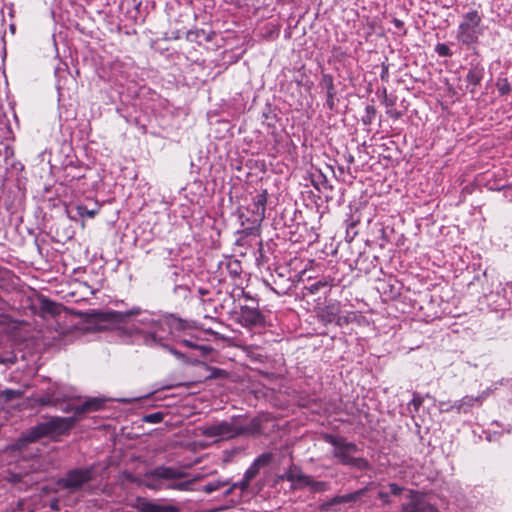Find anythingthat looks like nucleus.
<instances>
[{"label":"nucleus","instance_id":"obj_10","mask_svg":"<svg viewBox=\"0 0 512 512\" xmlns=\"http://www.w3.org/2000/svg\"><path fill=\"white\" fill-rule=\"evenodd\" d=\"M273 457L271 452H266L262 453L253 461L250 467L245 471L242 480L238 481L241 493L248 490L251 481L258 475L260 468L268 466L272 462Z\"/></svg>","mask_w":512,"mask_h":512},{"label":"nucleus","instance_id":"obj_29","mask_svg":"<svg viewBox=\"0 0 512 512\" xmlns=\"http://www.w3.org/2000/svg\"><path fill=\"white\" fill-rule=\"evenodd\" d=\"M26 474L20 473V472H13L8 470L7 474L5 476L6 481H8L11 484H18L21 483L23 480V477Z\"/></svg>","mask_w":512,"mask_h":512},{"label":"nucleus","instance_id":"obj_15","mask_svg":"<svg viewBox=\"0 0 512 512\" xmlns=\"http://www.w3.org/2000/svg\"><path fill=\"white\" fill-rule=\"evenodd\" d=\"M105 400L101 398H89L84 403L75 406L74 408V415L73 417H76V422L80 420L83 415L95 412L104 407Z\"/></svg>","mask_w":512,"mask_h":512},{"label":"nucleus","instance_id":"obj_31","mask_svg":"<svg viewBox=\"0 0 512 512\" xmlns=\"http://www.w3.org/2000/svg\"><path fill=\"white\" fill-rule=\"evenodd\" d=\"M313 477L310 475H306L302 473L300 477L296 480L294 484H297V486H292L293 488H302V487H310L311 481Z\"/></svg>","mask_w":512,"mask_h":512},{"label":"nucleus","instance_id":"obj_6","mask_svg":"<svg viewBox=\"0 0 512 512\" xmlns=\"http://www.w3.org/2000/svg\"><path fill=\"white\" fill-rule=\"evenodd\" d=\"M95 465L88 467L74 468L67 471L65 477L60 478L57 484L70 491H78L95 478Z\"/></svg>","mask_w":512,"mask_h":512},{"label":"nucleus","instance_id":"obj_40","mask_svg":"<svg viewBox=\"0 0 512 512\" xmlns=\"http://www.w3.org/2000/svg\"><path fill=\"white\" fill-rule=\"evenodd\" d=\"M498 88H499V91H500L501 94H506L509 91V89H510L509 84H508L507 81H504V83L501 84V85L499 84Z\"/></svg>","mask_w":512,"mask_h":512},{"label":"nucleus","instance_id":"obj_38","mask_svg":"<svg viewBox=\"0 0 512 512\" xmlns=\"http://www.w3.org/2000/svg\"><path fill=\"white\" fill-rule=\"evenodd\" d=\"M181 272L182 269H179L176 266H171V277L173 278L174 281H177V277L180 275Z\"/></svg>","mask_w":512,"mask_h":512},{"label":"nucleus","instance_id":"obj_33","mask_svg":"<svg viewBox=\"0 0 512 512\" xmlns=\"http://www.w3.org/2000/svg\"><path fill=\"white\" fill-rule=\"evenodd\" d=\"M424 402V397L417 393V392H414L413 393V398L411 399V401L409 402V406H413L414 410L415 411H418L419 408L421 407V405L423 404Z\"/></svg>","mask_w":512,"mask_h":512},{"label":"nucleus","instance_id":"obj_11","mask_svg":"<svg viewBox=\"0 0 512 512\" xmlns=\"http://www.w3.org/2000/svg\"><path fill=\"white\" fill-rule=\"evenodd\" d=\"M267 202L268 192L266 189L257 191L252 197V202L247 207V210L252 214L250 219L252 223H260L264 220Z\"/></svg>","mask_w":512,"mask_h":512},{"label":"nucleus","instance_id":"obj_9","mask_svg":"<svg viewBox=\"0 0 512 512\" xmlns=\"http://www.w3.org/2000/svg\"><path fill=\"white\" fill-rule=\"evenodd\" d=\"M237 321L243 327L256 328L261 327L265 323V316L259 310L258 303L256 305H241Z\"/></svg>","mask_w":512,"mask_h":512},{"label":"nucleus","instance_id":"obj_39","mask_svg":"<svg viewBox=\"0 0 512 512\" xmlns=\"http://www.w3.org/2000/svg\"><path fill=\"white\" fill-rule=\"evenodd\" d=\"M57 408H60L63 412H66V413H69V412H73L74 413L75 406H71L70 404H65L63 406V402L61 401L60 406H58Z\"/></svg>","mask_w":512,"mask_h":512},{"label":"nucleus","instance_id":"obj_41","mask_svg":"<svg viewBox=\"0 0 512 512\" xmlns=\"http://www.w3.org/2000/svg\"><path fill=\"white\" fill-rule=\"evenodd\" d=\"M181 343L189 348H198V346L194 344L191 340L183 339Z\"/></svg>","mask_w":512,"mask_h":512},{"label":"nucleus","instance_id":"obj_7","mask_svg":"<svg viewBox=\"0 0 512 512\" xmlns=\"http://www.w3.org/2000/svg\"><path fill=\"white\" fill-rule=\"evenodd\" d=\"M401 512H440L438 507L431 503L428 495L419 490H408L403 495L400 505Z\"/></svg>","mask_w":512,"mask_h":512},{"label":"nucleus","instance_id":"obj_25","mask_svg":"<svg viewBox=\"0 0 512 512\" xmlns=\"http://www.w3.org/2000/svg\"><path fill=\"white\" fill-rule=\"evenodd\" d=\"M309 488L313 493H324L330 490V484L329 482L317 481L313 478Z\"/></svg>","mask_w":512,"mask_h":512},{"label":"nucleus","instance_id":"obj_44","mask_svg":"<svg viewBox=\"0 0 512 512\" xmlns=\"http://www.w3.org/2000/svg\"><path fill=\"white\" fill-rule=\"evenodd\" d=\"M168 350L177 357H182V354L174 348L169 347Z\"/></svg>","mask_w":512,"mask_h":512},{"label":"nucleus","instance_id":"obj_48","mask_svg":"<svg viewBox=\"0 0 512 512\" xmlns=\"http://www.w3.org/2000/svg\"><path fill=\"white\" fill-rule=\"evenodd\" d=\"M53 169H54V166H53V165H50V170H51V172H53Z\"/></svg>","mask_w":512,"mask_h":512},{"label":"nucleus","instance_id":"obj_4","mask_svg":"<svg viewBox=\"0 0 512 512\" xmlns=\"http://www.w3.org/2000/svg\"><path fill=\"white\" fill-rule=\"evenodd\" d=\"M323 439L326 443L333 446L332 455L340 464L359 471L370 469V463L366 458L354 456L359 451L355 443L348 442L344 437L333 434H325Z\"/></svg>","mask_w":512,"mask_h":512},{"label":"nucleus","instance_id":"obj_27","mask_svg":"<svg viewBox=\"0 0 512 512\" xmlns=\"http://www.w3.org/2000/svg\"><path fill=\"white\" fill-rule=\"evenodd\" d=\"M358 222L359 218H355L354 215H352L350 222L347 224L346 233L347 237H350L351 240L358 234V231L355 229Z\"/></svg>","mask_w":512,"mask_h":512},{"label":"nucleus","instance_id":"obj_21","mask_svg":"<svg viewBox=\"0 0 512 512\" xmlns=\"http://www.w3.org/2000/svg\"><path fill=\"white\" fill-rule=\"evenodd\" d=\"M35 402L41 406L58 407L61 404V398L56 396L54 392H48L45 395L35 398Z\"/></svg>","mask_w":512,"mask_h":512},{"label":"nucleus","instance_id":"obj_43","mask_svg":"<svg viewBox=\"0 0 512 512\" xmlns=\"http://www.w3.org/2000/svg\"><path fill=\"white\" fill-rule=\"evenodd\" d=\"M366 112H367V115L370 117V115H374L375 114V108L374 106L372 105H368L366 107Z\"/></svg>","mask_w":512,"mask_h":512},{"label":"nucleus","instance_id":"obj_24","mask_svg":"<svg viewBox=\"0 0 512 512\" xmlns=\"http://www.w3.org/2000/svg\"><path fill=\"white\" fill-rule=\"evenodd\" d=\"M99 209H100V207L97 202H95L93 204V207L90 209L85 205H77V207H76L77 214L80 217H88V218L95 217V215L98 214Z\"/></svg>","mask_w":512,"mask_h":512},{"label":"nucleus","instance_id":"obj_14","mask_svg":"<svg viewBox=\"0 0 512 512\" xmlns=\"http://www.w3.org/2000/svg\"><path fill=\"white\" fill-rule=\"evenodd\" d=\"M319 316L321 321L325 324L336 323L341 326L343 323H347V319L340 316L339 303L326 305L320 312Z\"/></svg>","mask_w":512,"mask_h":512},{"label":"nucleus","instance_id":"obj_1","mask_svg":"<svg viewBox=\"0 0 512 512\" xmlns=\"http://www.w3.org/2000/svg\"><path fill=\"white\" fill-rule=\"evenodd\" d=\"M84 323L89 330H120L130 337L142 339L147 346H165L163 341L170 332V319L142 312L134 307L128 311H96L83 314Z\"/></svg>","mask_w":512,"mask_h":512},{"label":"nucleus","instance_id":"obj_47","mask_svg":"<svg viewBox=\"0 0 512 512\" xmlns=\"http://www.w3.org/2000/svg\"><path fill=\"white\" fill-rule=\"evenodd\" d=\"M199 293H200L201 295H205V294L207 293V291H206V290H204V289H201V288H200V289H199Z\"/></svg>","mask_w":512,"mask_h":512},{"label":"nucleus","instance_id":"obj_28","mask_svg":"<svg viewBox=\"0 0 512 512\" xmlns=\"http://www.w3.org/2000/svg\"><path fill=\"white\" fill-rule=\"evenodd\" d=\"M388 487L390 489V494L394 496H401V502L403 501V495L406 494V491L410 490L409 488L402 487L397 483H389Z\"/></svg>","mask_w":512,"mask_h":512},{"label":"nucleus","instance_id":"obj_34","mask_svg":"<svg viewBox=\"0 0 512 512\" xmlns=\"http://www.w3.org/2000/svg\"><path fill=\"white\" fill-rule=\"evenodd\" d=\"M435 51L437 52V54L439 56H443V57L451 56L450 48L446 44H443V43L437 44L435 47Z\"/></svg>","mask_w":512,"mask_h":512},{"label":"nucleus","instance_id":"obj_8","mask_svg":"<svg viewBox=\"0 0 512 512\" xmlns=\"http://www.w3.org/2000/svg\"><path fill=\"white\" fill-rule=\"evenodd\" d=\"M241 417H233L230 422L221 421L203 428L202 434L209 438H220L222 440L232 439L238 436V421Z\"/></svg>","mask_w":512,"mask_h":512},{"label":"nucleus","instance_id":"obj_12","mask_svg":"<svg viewBox=\"0 0 512 512\" xmlns=\"http://www.w3.org/2000/svg\"><path fill=\"white\" fill-rule=\"evenodd\" d=\"M133 507L138 512H180V508L172 504H160L146 497L135 498Z\"/></svg>","mask_w":512,"mask_h":512},{"label":"nucleus","instance_id":"obj_42","mask_svg":"<svg viewBox=\"0 0 512 512\" xmlns=\"http://www.w3.org/2000/svg\"><path fill=\"white\" fill-rule=\"evenodd\" d=\"M242 293H243V296H244V298H245L246 300H250V301L252 302V303H251V305H256V303H258L256 299H254L253 297H251V296H250L248 293H246L245 291H242Z\"/></svg>","mask_w":512,"mask_h":512},{"label":"nucleus","instance_id":"obj_5","mask_svg":"<svg viewBox=\"0 0 512 512\" xmlns=\"http://www.w3.org/2000/svg\"><path fill=\"white\" fill-rule=\"evenodd\" d=\"M482 17L476 10L467 12L458 26L457 39L464 45H472L478 41L482 34L480 27Z\"/></svg>","mask_w":512,"mask_h":512},{"label":"nucleus","instance_id":"obj_26","mask_svg":"<svg viewBox=\"0 0 512 512\" xmlns=\"http://www.w3.org/2000/svg\"><path fill=\"white\" fill-rule=\"evenodd\" d=\"M22 395V391L14 389H5L0 392V398L3 399L5 402H10L12 400L19 399L22 397Z\"/></svg>","mask_w":512,"mask_h":512},{"label":"nucleus","instance_id":"obj_45","mask_svg":"<svg viewBox=\"0 0 512 512\" xmlns=\"http://www.w3.org/2000/svg\"><path fill=\"white\" fill-rule=\"evenodd\" d=\"M177 289H184V290H187L188 288H187V286H184V285H176V286H175V290H177Z\"/></svg>","mask_w":512,"mask_h":512},{"label":"nucleus","instance_id":"obj_2","mask_svg":"<svg viewBox=\"0 0 512 512\" xmlns=\"http://www.w3.org/2000/svg\"><path fill=\"white\" fill-rule=\"evenodd\" d=\"M120 476L129 483L154 492L166 490L193 491V485L196 481L195 478L186 479L188 474L183 470L166 465L155 466L141 475H135L128 470H124Z\"/></svg>","mask_w":512,"mask_h":512},{"label":"nucleus","instance_id":"obj_3","mask_svg":"<svg viewBox=\"0 0 512 512\" xmlns=\"http://www.w3.org/2000/svg\"><path fill=\"white\" fill-rule=\"evenodd\" d=\"M76 424V417H50L27 430L19 439V443H34L45 437H56L67 434Z\"/></svg>","mask_w":512,"mask_h":512},{"label":"nucleus","instance_id":"obj_19","mask_svg":"<svg viewBox=\"0 0 512 512\" xmlns=\"http://www.w3.org/2000/svg\"><path fill=\"white\" fill-rule=\"evenodd\" d=\"M483 74H484L483 68H479V67H472L468 71V73L466 75V80L469 84H471L473 86L471 92H474V89L481 83Z\"/></svg>","mask_w":512,"mask_h":512},{"label":"nucleus","instance_id":"obj_20","mask_svg":"<svg viewBox=\"0 0 512 512\" xmlns=\"http://www.w3.org/2000/svg\"><path fill=\"white\" fill-rule=\"evenodd\" d=\"M40 310L52 316L60 314L61 306L46 297L40 298Z\"/></svg>","mask_w":512,"mask_h":512},{"label":"nucleus","instance_id":"obj_30","mask_svg":"<svg viewBox=\"0 0 512 512\" xmlns=\"http://www.w3.org/2000/svg\"><path fill=\"white\" fill-rule=\"evenodd\" d=\"M164 414L162 412H155L147 414L143 417V421L146 423L157 424L163 421Z\"/></svg>","mask_w":512,"mask_h":512},{"label":"nucleus","instance_id":"obj_13","mask_svg":"<svg viewBox=\"0 0 512 512\" xmlns=\"http://www.w3.org/2000/svg\"><path fill=\"white\" fill-rule=\"evenodd\" d=\"M367 490L368 488L365 487L352 493L336 495L331 499L320 504L319 509L322 512H329L332 511V507L335 505L356 502L361 498V496H363L366 493Z\"/></svg>","mask_w":512,"mask_h":512},{"label":"nucleus","instance_id":"obj_36","mask_svg":"<svg viewBox=\"0 0 512 512\" xmlns=\"http://www.w3.org/2000/svg\"><path fill=\"white\" fill-rule=\"evenodd\" d=\"M378 499L381 500L384 505L391 504V500H390L389 494L384 492V491H379L378 492Z\"/></svg>","mask_w":512,"mask_h":512},{"label":"nucleus","instance_id":"obj_32","mask_svg":"<svg viewBox=\"0 0 512 512\" xmlns=\"http://www.w3.org/2000/svg\"><path fill=\"white\" fill-rule=\"evenodd\" d=\"M328 286L327 281L325 280H318L309 286L306 287V289L311 293L315 294L320 291L321 288Z\"/></svg>","mask_w":512,"mask_h":512},{"label":"nucleus","instance_id":"obj_18","mask_svg":"<svg viewBox=\"0 0 512 512\" xmlns=\"http://www.w3.org/2000/svg\"><path fill=\"white\" fill-rule=\"evenodd\" d=\"M351 163L352 162H333L332 164H329L325 162V165L328 169L332 171V173L337 179L346 181V172L350 174Z\"/></svg>","mask_w":512,"mask_h":512},{"label":"nucleus","instance_id":"obj_23","mask_svg":"<svg viewBox=\"0 0 512 512\" xmlns=\"http://www.w3.org/2000/svg\"><path fill=\"white\" fill-rule=\"evenodd\" d=\"M302 470L299 466L291 465L284 474H282L279 478L281 480H286L294 484L298 477L302 474Z\"/></svg>","mask_w":512,"mask_h":512},{"label":"nucleus","instance_id":"obj_46","mask_svg":"<svg viewBox=\"0 0 512 512\" xmlns=\"http://www.w3.org/2000/svg\"><path fill=\"white\" fill-rule=\"evenodd\" d=\"M51 508L54 509V510H58V504L57 503H53L51 505Z\"/></svg>","mask_w":512,"mask_h":512},{"label":"nucleus","instance_id":"obj_35","mask_svg":"<svg viewBox=\"0 0 512 512\" xmlns=\"http://www.w3.org/2000/svg\"><path fill=\"white\" fill-rule=\"evenodd\" d=\"M326 104L330 109H333V107H334V92H333V84L332 83H330V87L327 92Z\"/></svg>","mask_w":512,"mask_h":512},{"label":"nucleus","instance_id":"obj_22","mask_svg":"<svg viewBox=\"0 0 512 512\" xmlns=\"http://www.w3.org/2000/svg\"><path fill=\"white\" fill-rule=\"evenodd\" d=\"M229 484H230V481L228 479L212 480V481H209L208 483H206L205 485H203L201 488V491H203L207 494H210V493L215 492L225 486H228Z\"/></svg>","mask_w":512,"mask_h":512},{"label":"nucleus","instance_id":"obj_37","mask_svg":"<svg viewBox=\"0 0 512 512\" xmlns=\"http://www.w3.org/2000/svg\"><path fill=\"white\" fill-rule=\"evenodd\" d=\"M229 487L225 490L224 492V496L227 497L229 495L232 494V492L235 490V489H239V485H238V482H235L233 484H229L228 485Z\"/></svg>","mask_w":512,"mask_h":512},{"label":"nucleus","instance_id":"obj_16","mask_svg":"<svg viewBox=\"0 0 512 512\" xmlns=\"http://www.w3.org/2000/svg\"><path fill=\"white\" fill-rule=\"evenodd\" d=\"M262 432V420L258 417H254L246 425L240 424L238 421V436H256Z\"/></svg>","mask_w":512,"mask_h":512},{"label":"nucleus","instance_id":"obj_17","mask_svg":"<svg viewBox=\"0 0 512 512\" xmlns=\"http://www.w3.org/2000/svg\"><path fill=\"white\" fill-rule=\"evenodd\" d=\"M485 398L484 393L481 395H478L476 397L474 396H464L458 403L457 410L458 412H464L467 413L469 409L475 405L480 406Z\"/></svg>","mask_w":512,"mask_h":512}]
</instances>
